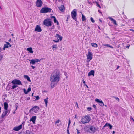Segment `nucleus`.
I'll return each instance as SVG.
<instances>
[{
    "label": "nucleus",
    "mask_w": 134,
    "mask_h": 134,
    "mask_svg": "<svg viewBox=\"0 0 134 134\" xmlns=\"http://www.w3.org/2000/svg\"><path fill=\"white\" fill-rule=\"evenodd\" d=\"M25 121H24L22 124V125H24L25 123Z\"/></svg>",
    "instance_id": "nucleus-55"
},
{
    "label": "nucleus",
    "mask_w": 134,
    "mask_h": 134,
    "mask_svg": "<svg viewBox=\"0 0 134 134\" xmlns=\"http://www.w3.org/2000/svg\"><path fill=\"white\" fill-rule=\"evenodd\" d=\"M82 18L83 21H84L86 20V18L83 14H82Z\"/></svg>",
    "instance_id": "nucleus-27"
},
{
    "label": "nucleus",
    "mask_w": 134,
    "mask_h": 134,
    "mask_svg": "<svg viewBox=\"0 0 134 134\" xmlns=\"http://www.w3.org/2000/svg\"><path fill=\"white\" fill-rule=\"evenodd\" d=\"M18 86L17 85H16L15 84H14V85L12 86V87L11 88V89H14L15 88L17 87Z\"/></svg>",
    "instance_id": "nucleus-29"
},
{
    "label": "nucleus",
    "mask_w": 134,
    "mask_h": 134,
    "mask_svg": "<svg viewBox=\"0 0 134 134\" xmlns=\"http://www.w3.org/2000/svg\"><path fill=\"white\" fill-rule=\"evenodd\" d=\"M52 47L53 49L55 48L57 49L58 48L57 47V45H53L52 46Z\"/></svg>",
    "instance_id": "nucleus-31"
},
{
    "label": "nucleus",
    "mask_w": 134,
    "mask_h": 134,
    "mask_svg": "<svg viewBox=\"0 0 134 134\" xmlns=\"http://www.w3.org/2000/svg\"><path fill=\"white\" fill-rule=\"evenodd\" d=\"M71 15L73 19L75 20L76 21H77L76 18V16L77 15L76 10L75 9H74L71 12Z\"/></svg>",
    "instance_id": "nucleus-6"
},
{
    "label": "nucleus",
    "mask_w": 134,
    "mask_h": 134,
    "mask_svg": "<svg viewBox=\"0 0 134 134\" xmlns=\"http://www.w3.org/2000/svg\"><path fill=\"white\" fill-rule=\"evenodd\" d=\"M7 114V111H4L3 112V113L2 114L1 117L2 118H3Z\"/></svg>",
    "instance_id": "nucleus-18"
},
{
    "label": "nucleus",
    "mask_w": 134,
    "mask_h": 134,
    "mask_svg": "<svg viewBox=\"0 0 134 134\" xmlns=\"http://www.w3.org/2000/svg\"><path fill=\"white\" fill-rule=\"evenodd\" d=\"M27 50L30 53H33L34 51L32 50V48L31 47H29L27 48Z\"/></svg>",
    "instance_id": "nucleus-21"
},
{
    "label": "nucleus",
    "mask_w": 134,
    "mask_h": 134,
    "mask_svg": "<svg viewBox=\"0 0 134 134\" xmlns=\"http://www.w3.org/2000/svg\"><path fill=\"white\" fill-rule=\"evenodd\" d=\"M55 37H57V38H59V40L60 41H61L62 38V37L60 35H59L58 34H56V35Z\"/></svg>",
    "instance_id": "nucleus-22"
},
{
    "label": "nucleus",
    "mask_w": 134,
    "mask_h": 134,
    "mask_svg": "<svg viewBox=\"0 0 134 134\" xmlns=\"http://www.w3.org/2000/svg\"><path fill=\"white\" fill-rule=\"evenodd\" d=\"M55 85V83H51V88H53L54 87Z\"/></svg>",
    "instance_id": "nucleus-28"
},
{
    "label": "nucleus",
    "mask_w": 134,
    "mask_h": 134,
    "mask_svg": "<svg viewBox=\"0 0 134 134\" xmlns=\"http://www.w3.org/2000/svg\"><path fill=\"white\" fill-rule=\"evenodd\" d=\"M90 60L89 59H87V62H89Z\"/></svg>",
    "instance_id": "nucleus-60"
},
{
    "label": "nucleus",
    "mask_w": 134,
    "mask_h": 134,
    "mask_svg": "<svg viewBox=\"0 0 134 134\" xmlns=\"http://www.w3.org/2000/svg\"><path fill=\"white\" fill-rule=\"evenodd\" d=\"M90 60L89 59H87V62H89Z\"/></svg>",
    "instance_id": "nucleus-59"
},
{
    "label": "nucleus",
    "mask_w": 134,
    "mask_h": 134,
    "mask_svg": "<svg viewBox=\"0 0 134 134\" xmlns=\"http://www.w3.org/2000/svg\"><path fill=\"white\" fill-rule=\"evenodd\" d=\"M96 4H97V6L99 8H100V5L97 3V2H96Z\"/></svg>",
    "instance_id": "nucleus-47"
},
{
    "label": "nucleus",
    "mask_w": 134,
    "mask_h": 134,
    "mask_svg": "<svg viewBox=\"0 0 134 134\" xmlns=\"http://www.w3.org/2000/svg\"><path fill=\"white\" fill-rule=\"evenodd\" d=\"M93 108H95V109H96V106L94 104L93 105Z\"/></svg>",
    "instance_id": "nucleus-50"
},
{
    "label": "nucleus",
    "mask_w": 134,
    "mask_h": 134,
    "mask_svg": "<svg viewBox=\"0 0 134 134\" xmlns=\"http://www.w3.org/2000/svg\"><path fill=\"white\" fill-rule=\"evenodd\" d=\"M115 99L118 101H119V99L118 98V97H115Z\"/></svg>",
    "instance_id": "nucleus-51"
},
{
    "label": "nucleus",
    "mask_w": 134,
    "mask_h": 134,
    "mask_svg": "<svg viewBox=\"0 0 134 134\" xmlns=\"http://www.w3.org/2000/svg\"><path fill=\"white\" fill-rule=\"evenodd\" d=\"M87 109L88 111H90L92 110V108L91 107H89L87 108Z\"/></svg>",
    "instance_id": "nucleus-41"
},
{
    "label": "nucleus",
    "mask_w": 134,
    "mask_h": 134,
    "mask_svg": "<svg viewBox=\"0 0 134 134\" xmlns=\"http://www.w3.org/2000/svg\"><path fill=\"white\" fill-rule=\"evenodd\" d=\"M67 18L68 19H69L70 18V16L69 15H67Z\"/></svg>",
    "instance_id": "nucleus-45"
},
{
    "label": "nucleus",
    "mask_w": 134,
    "mask_h": 134,
    "mask_svg": "<svg viewBox=\"0 0 134 134\" xmlns=\"http://www.w3.org/2000/svg\"><path fill=\"white\" fill-rule=\"evenodd\" d=\"M4 109L5 110H7L8 108V104L6 102H5L4 104Z\"/></svg>",
    "instance_id": "nucleus-17"
},
{
    "label": "nucleus",
    "mask_w": 134,
    "mask_h": 134,
    "mask_svg": "<svg viewBox=\"0 0 134 134\" xmlns=\"http://www.w3.org/2000/svg\"><path fill=\"white\" fill-rule=\"evenodd\" d=\"M95 100L96 102H97L99 104V105L101 106H103L104 105V104L102 100H100L99 99H96Z\"/></svg>",
    "instance_id": "nucleus-13"
},
{
    "label": "nucleus",
    "mask_w": 134,
    "mask_h": 134,
    "mask_svg": "<svg viewBox=\"0 0 134 134\" xmlns=\"http://www.w3.org/2000/svg\"><path fill=\"white\" fill-rule=\"evenodd\" d=\"M67 73L65 72L64 73V75L65 76H66L67 75Z\"/></svg>",
    "instance_id": "nucleus-62"
},
{
    "label": "nucleus",
    "mask_w": 134,
    "mask_h": 134,
    "mask_svg": "<svg viewBox=\"0 0 134 134\" xmlns=\"http://www.w3.org/2000/svg\"><path fill=\"white\" fill-rule=\"evenodd\" d=\"M109 20L112 21V22L113 24L116 25H117L116 21L113 18L111 17H109Z\"/></svg>",
    "instance_id": "nucleus-15"
},
{
    "label": "nucleus",
    "mask_w": 134,
    "mask_h": 134,
    "mask_svg": "<svg viewBox=\"0 0 134 134\" xmlns=\"http://www.w3.org/2000/svg\"><path fill=\"white\" fill-rule=\"evenodd\" d=\"M31 90V88L30 87H29L27 89V92H29Z\"/></svg>",
    "instance_id": "nucleus-43"
},
{
    "label": "nucleus",
    "mask_w": 134,
    "mask_h": 134,
    "mask_svg": "<svg viewBox=\"0 0 134 134\" xmlns=\"http://www.w3.org/2000/svg\"><path fill=\"white\" fill-rule=\"evenodd\" d=\"M3 57V55L0 54V61L2 59Z\"/></svg>",
    "instance_id": "nucleus-40"
},
{
    "label": "nucleus",
    "mask_w": 134,
    "mask_h": 134,
    "mask_svg": "<svg viewBox=\"0 0 134 134\" xmlns=\"http://www.w3.org/2000/svg\"><path fill=\"white\" fill-rule=\"evenodd\" d=\"M88 126L89 129H90V133H94L97 129L96 128L92 125H90Z\"/></svg>",
    "instance_id": "nucleus-7"
},
{
    "label": "nucleus",
    "mask_w": 134,
    "mask_h": 134,
    "mask_svg": "<svg viewBox=\"0 0 134 134\" xmlns=\"http://www.w3.org/2000/svg\"><path fill=\"white\" fill-rule=\"evenodd\" d=\"M53 12V11L50 8L48 7H44L40 10V12L41 13H46L47 12Z\"/></svg>",
    "instance_id": "nucleus-3"
},
{
    "label": "nucleus",
    "mask_w": 134,
    "mask_h": 134,
    "mask_svg": "<svg viewBox=\"0 0 134 134\" xmlns=\"http://www.w3.org/2000/svg\"><path fill=\"white\" fill-rule=\"evenodd\" d=\"M85 132L87 133H90V131L89 129V126H86L85 127Z\"/></svg>",
    "instance_id": "nucleus-19"
},
{
    "label": "nucleus",
    "mask_w": 134,
    "mask_h": 134,
    "mask_svg": "<svg viewBox=\"0 0 134 134\" xmlns=\"http://www.w3.org/2000/svg\"><path fill=\"white\" fill-rule=\"evenodd\" d=\"M91 118L90 116H85L84 118L82 117L81 120L80 122H79L81 124H84L88 123L90 121Z\"/></svg>",
    "instance_id": "nucleus-2"
},
{
    "label": "nucleus",
    "mask_w": 134,
    "mask_h": 134,
    "mask_svg": "<svg viewBox=\"0 0 134 134\" xmlns=\"http://www.w3.org/2000/svg\"><path fill=\"white\" fill-rule=\"evenodd\" d=\"M76 130L77 131V134H79L80 133V132H79V130H78V129H77Z\"/></svg>",
    "instance_id": "nucleus-49"
},
{
    "label": "nucleus",
    "mask_w": 134,
    "mask_h": 134,
    "mask_svg": "<svg viewBox=\"0 0 134 134\" xmlns=\"http://www.w3.org/2000/svg\"><path fill=\"white\" fill-rule=\"evenodd\" d=\"M102 46H105V47H104V48H106V47H109V44H102Z\"/></svg>",
    "instance_id": "nucleus-32"
},
{
    "label": "nucleus",
    "mask_w": 134,
    "mask_h": 134,
    "mask_svg": "<svg viewBox=\"0 0 134 134\" xmlns=\"http://www.w3.org/2000/svg\"><path fill=\"white\" fill-rule=\"evenodd\" d=\"M5 111H7V113H8V114H9L10 113V110H8V109L7 110H5Z\"/></svg>",
    "instance_id": "nucleus-46"
},
{
    "label": "nucleus",
    "mask_w": 134,
    "mask_h": 134,
    "mask_svg": "<svg viewBox=\"0 0 134 134\" xmlns=\"http://www.w3.org/2000/svg\"><path fill=\"white\" fill-rule=\"evenodd\" d=\"M34 97L36 98V99H35V100H38L40 99V97L38 96H34Z\"/></svg>",
    "instance_id": "nucleus-38"
},
{
    "label": "nucleus",
    "mask_w": 134,
    "mask_h": 134,
    "mask_svg": "<svg viewBox=\"0 0 134 134\" xmlns=\"http://www.w3.org/2000/svg\"><path fill=\"white\" fill-rule=\"evenodd\" d=\"M52 23L53 24V25L52 26V27L51 29H54V25L53 23Z\"/></svg>",
    "instance_id": "nucleus-54"
},
{
    "label": "nucleus",
    "mask_w": 134,
    "mask_h": 134,
    "mask_svg": "<svg viewBox=\"0 0 134 134\" xmlns=\"http://www.w3.org/2000/svg\"><path fill=\"white\" fill-rule=\"evenodd\" d=\"M52 23L53 22L52 21L51 19L49 18H47L44 20L43 24L47 27H49L52 25Z\"/></svg>",
    "instance_id": "nucleus-4"
},
{
    "label": "nucleus",
    "mask_w": 134,
    "mask_h": 134,
    "mask_svg": "<svg viewBox=\"0 0 134 134\" xmlns=\"http://www.w3.org/2000/svg\"><path fill=\"white\" fill-rule=\"evenodd\" d=\"M31 66L32 68L33 69H34L35 68V67L34 66Z\"/></svg>",
    "instance_id": "nucleus-63"
},
{
    "label": "nucleus",
    "mask_w": 134,
    "mask_h": 134,
    "mask_svg": "<svg viewBox=\"0 0 134 134\" xmlns=\"http://www.w3.org/2000/svg\"><path fill=\"white\" fill-rule=\"evenodd\" d=\"M16 107L15 108V111L17 109V108H18V106L17 105H16Z\"/></svg>",
    "instance_id": "nucleus-58"
},
{
    "label": "nucleus",
    "mask_w": 134,
    "mask_h": 134,
    "mask_svg": "<svg viewBox=\"0 0 134 134\" xmlns=\"http://www.w3.org/2000/svg\"><path fill=\"white\" fill-rule=\"evenodd\" d=\"M133 120L134 119H133V118L132 116H131L130 119V120Z\"/></svg>",
    "instance_id": "nucleus-52"
},
{
    "label": "nucleus",
    "mask_w": 134,
    "mask_h": 134,
    "mask_svg": "<svg viewBox=\"0 0 134 134\" xmlns=\"http://www.w3.org/2000/svg\"><path fill=\"white\" fill-rule=\"evenodd\" d=\"M90 19L91 21L92 22L94 23L95 22V20L93 19V18L92 17H91Z\"/></svg>",
    "instance_id": "nucleus-39"
},
{
    "label": "nucleus",
    "mask_w": 134,
    "mask_h": 134,
    "mask_svg": "<svg viewBox=\"0 0 134 134\" xmlns=\"http://www.w3.org/2000/svg\"><path fill=\"white\" fill-rule=\"evenodd\" d=\"M11 83L13 84L22 85L21 81L19 80L16 79L13 80Z\"/></svg>",
    "instance_id": "nucleus-8"
},
{
    "label": "nucleus",
    "mask_w": 134,
    "mask_h": 134,
    "mask_svg": "<svg viewBox=\"0 0 134 134\" xmlns=\"http://www.w3.org/2000/svg\"><path fill=\"white\" fill-rule=\"evenodd\" d=\"M92 45L93 47H97L98 46L97 44L95 43H93L91 44Z\"/></svg>",
    "instance_id": "nucleus-30"
},
{
    "label": "nucleus",
    "mask_w": 134,
    "mask_h": 134,
    "mask_svg": "<svg viewBox=\"0 0 134 134\" xmlns=\"http://www.w3.org/2000/svg\"><path fill=\"white\" fill-rule=\"evenodd\" d=\"M94 70H91L89 73L88 74V76H94Z\"/></svg>",
    "instance_id": "nucleus-16"
},
{
    "label": "nucleus",
    "mask_w": 134,
    "mask_h": 134,
    "mask_svg": "<svg viewBox=\"0 0 134 134\" xmlns=\"http://www.w3.org/2000/svg\"><path fill=\"white\" fill-rule=\"evenodd\" d=\"M50 77V81L52 82H58L60 80V72L59 70H56L53 72Z\"/></svg>",
    "instance_id": "nucleus-1"
},
{
    "label": "nucleus",
    "mask_w": 134,
    "mask_h": 134,
    "mask_svg": "<svg viewBox=\"0 0 134 134\" xmlns=\"http://www.w3.org/2000/svg\"><path fill=\"white\" fill-rule=\"evenodd\" d=\"M39 109L40 108L38 106H35L33 107L30 110L29 112L31 113H34L33 112H32V111H34L35 113H36L37 112Z\"/></svg>",
    "instance_id": "nucleus-5"
},
{
    "label": "nucleus",
    "mask_w": 134,
    "mask_h": 134,
    "mask_svg": "<svg viewBox=\"0 0 134 134\" xmlns=\"http://www.w3.org/2000/svg\"><path fill=\"white\" fill-rule=\"evenodd\" d=\"M48 97H47L44 100V101L45 102V105L46 107H47V104L48 103Z\"/></svg>",
    "instance_id": "nucleus-25"
},
{
    "label": "nucleus",
    "mask_w": 134,
    "mask_h": 134,
    "mask_svg": "<svg viewBox=\"0 0 134 134\" xmlns=\"http://www.w3.org/2000/svg\"><path fill=\"white\" fill-rule=\"evenodd\" d=\"M36 118V116H32L30 120V121H32L33 124L35 123V121Z\"/></svg>",
    "instance_id": "nucleus-14"
},
{
    "label": "nucleus",
    "mask_w": 134,
    "mask_h": 134,
    "mask_svg": "<svg viewBox=\"0 0 134 134\" xmlns=\"http://www.w3.org/2000/svg\"><path fill=\"white\" fill-rule=\"evenodd\" d=\"M69 121L68 122V128H69L70 125L71 123V121H70V118H69V121Z\"/></svg>",
    "instance_id": "nucleus-34"
},
{
    "label": "nucleus",
    "mask_w": 134,
    "mask_h": 134,
    "mask_svg": "<svg viewBox=\"0 0 134 134\" xmlns=\"http://www.w3.org/2000/svg\"><path fill=\"white\" fill-rule=\"evenodd\" d=\"M98 12H99L100 13H101V14H102V12L99 10H98Z\"/></svg>",
    "instance_id": "nucleus-61"
},
{
    "label": "nucleus",
    "mask_w": 134,
    "mask_h": 134,
    "mask_svg": "<svg viewBox=\"0 0 134 134\" xmlns=\"http://www.w3.org/2000/svg\"><path fill=\"white\" fill-rule=\"evenodd\" d=\"M43 2L41 0H37L36 2V6L38 7H40L42 6Z\"/></svg>",
    "instance_id": "nucleus-9"
},
{
    "label": "nucleus",
    "mask_w": 134,
    "mask_h": 134,
    "mask_svg": "<svg viewBox=\"0 0 134 134\" xmlns=\"http://www.w3.org/2000/svg\"><path fill=\"white\" fill-rule=\"evenodd\" d=\"M22 128V125H20L18 126L15 127L13 129V130L16 131H18L20 130Z\"/></svg>",
    "instance_id": "nucleus-11"
},
{
    "label": "nucleus",
    "mask_w": 134,
    "mask_h": 134,
    "mask_svg": "<svg viewBox=\"0 0 134 134\" xmlns=\"http://www.w3.org/2000/svg\"><path fill=\"white\" fill-rule=\"evenodd\" d=\"M30 61V63L32 64L33 65L35 63V61L34 59H32V60H29Z\"/></svg>",
    "instance_id": "nucleus-24"
},
{
    "label": "nucleus",
    "mask_w": 134,
    "mask_h": 134,
    "mask_svg": "<svg viewBox=\"0 0 134 134\" xmlns=\"http://www.w3.org/2000/svg\"><path fill=\"white\" fill-rule=\"evenodd\" d=\"M42 31V29L40 25H37L35 29V31L38 32H41Z\"/></svg>",
    "instance_id": "nucleus-10"
},
{
    "label": "nucleus",
    "mask_w": 134,
    "mask_h": 134,
    "mask_svg": "<svg viewBox=\"0 0 134 134\" xmlns=\"http://www.w3.org/2000/svg\"><path fill=\"white\" fill-rule=\"evenodd\" d=\"M106 126H109V123H106L103 126V128L106 127Z\"/></svg>",
    "instance_id": "nucleus-37"
},
{
    "label": "nucleus",
    "mask_w": 134,
    "mask_h": 134,
    "mask_svg": "<svg viewBox=\"0 0 134 134\" xmlns=\"http://www.w3.org/2000/svg\"><path fill=\"white\" fill-rule=\"evenodd\" d=\"M130 30L131 31L134 32V30L132 29H130Z\"/></svg>",
    "instance_id": "nucleus-56"
},
{
    "label": "nucleus",
    "mask_w": 134,
    "mask_h": 134,
    "mask_svg": "<svg viewBox=\"0 0 134 134\" xmlns=\"http://www.w3.org/2000/svg\"><path fill=\"white\" fill-rule=\"evenodd\" d=\"M112 126L110 124H109V129H111L112 128Z\"/></svg>",
    "instance_id": "nucleus-53"
},
{
    "label": "nucleus",
    "mask_w": 134,
    "mask_h": 134,
    "mask_svg": "<svg viewBox=\"0 0 134 134\" xmlns=\"http://www.w3.org/2000/svg\"><path fill=\"white\" fill-rule=\"evenodd\" d=\"M92 52L89 51L87 56V59H89L90 60H91L92 58Z\"/></svg>",
    "instance_id": "nucleus-12"
},
{
    "label": "nucleus",
    "mask_w": 134,
    "mask_h": 134,
    "mask_svg": "<svg viewBox=\"0 0 134 134\" xmlns=\"http://www.w3.org/2000/svg\"><path fill=\"white\" fill-rule=\"evenodd\" d=\"M59 9L62 12L64 10L65 8L64 5H61V6L60 7H58Z\"/></svg>",
    "instance_id": "nucleus-20"
},
{
    "label": "nucleus",
    "mask_w": 134,
    "mask_h": 134,
    "mask_svg": "<svg viewBox=\"0 0 134 134\" xmlns=\"http://www.w3.org/2000/svg\"><path fill=\"white\" fill-rule=\"evenodd\" d=\"M30 97H27V100H30Z\"/></svg>",
    "instance_id": "nucleus-57"
},
{
    "label": "nucleus",
    "mask_w": 134,
    "mask_h": 134,
    "mask_svg": "<svg viewBox=\"0 0 134 134\" xmlns=\"http://www.w3.org/2000/svg\"><path fill=\"white\" fill-rule=\"evenodd\" d=\"M34 59L35 60V63L38 62H40L41 60V59Z\"/></svg>",
    "instance_id": "nucleus-36"
},
{
    "label": "nucleus",
    "mask_w": 134,
    "mask_h": 134,
    "mask_svg": "<svg viewBox=\"0 0 134 134\" xmlns=\"http://www.w3.org/2000/svg\"><path fill=\"white\" fill-rule=\"evenodd\" d=\"M24 77L25 79H26L28 81L30 82L31 81L30 78L29 77L28 75H24Z\"/></svg>",
    "instance_id": "nucleus-23"
},
{
    "label": "nucleus",
    "mask_w": 134,
    "mask_h": 134,
    "mask_svg": "<svg viewBox=\"0 0 134 134\" xmlns=\"http://www.w3.org/2000/svg\"><path fill=\"white\" fill-rule=\"evenodd\" d=\"M53 21L54 23H57V25H59V23L56 19L55 20H53Z\"/></svg>",
    "instance_id": "nucleus-33"
},
{
    "label": "nucleus",
    "mask_w": 134,
    "mask_h": 134,
    "mask_svg": "<svg viewBox=\"0 0 134 134\" xmlns=\"http://www.w3.org/2000/svg\"><path fill=\"white\" fill-rule=\"evenodd\" d=\"M23 91H24V92L25 94H27L28 93V92L27 91V90L26 89H24L23 90Z\"/></svg>",
    "instance_id": "nucleus-35"
},
{
    "label": "nucleus",
    "mask_w": 134,
    "mask_h": 134,
    "mask_svg": "<svg viewBox=\"0 0 134 134\" xmlns=\"http://www.w3.org/2000/svg\"><path fill=\"white\" fill-rule=\"evenodd\" d=\"M55 17V16H51V18L53 19V18H54Z\"/></svg>",
    "instance_id": "nucleus-64"
},
{
    "label": "nucleus",
    "mask_w": 134,
    "mask_h": 134,
    "mask_svg": "<svg viewBox=\"0 0 134 134\" xmlns=\"http://www.w3.org/2000/svg\"><path fill=\"white\" fill-rule=\"evenodd\" d=\"M69 128H68V127H67V133L68 134H70L69 133Z\"/></svg>",
    "instance_id": "nucleus-44"
},
{
    "label": "nucleus",
    "mask_w": 134,
    "mask_h": 134,
    "mask_svg": "<svg viewBox=\"0 0 134 134\" xmlns=\"http://www.w3.org/2000/svg\"><path fill=\"white\" fill-rule=\"evenodd\" d=\"M60 122V120H57L55 122V123H59V122Z\"/></svg>",
    "instance_id": "nucleus-48"
},
{
    "label": "nucleus",
    "mask_w": 134,
    "mask_h": 134,
    "mask_svg": "<svg viewBox=\"0 0 134 134\" xmlns=\"http://www.w3.org/2000/svg\"><path fill=\"white\" fill-rule=\"evenodd\" d=\"M8 45H9L6 44H4L3 48V50H4L5 48H8L9 47Z\"/></svg>",
    "instance_id": "nucleus-26"
},
{
    "label": "nucleus",
    "mask_w": 134,
    "mask_h": 134,
    "mask_svg": "<svg viewBox=\"0 0 134 134\" xmlns=\"http://www.w3.org/2000/svg\"><path fill=\"white\" fill-rule=\"evenodd\" d=\"M53 41L55 42H58L59 41V40L58 38L57 40H53Z\"/></svg>",
    "instance_id": "nucleus-42"
}]
</instances>
